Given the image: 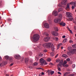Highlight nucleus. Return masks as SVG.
Instances as JSON below:
<instances>
[{
  "label": "nucleus",
  "mask_w": 76,
  "mask_h": 76,
  "mask_svg": "<svg viewBox=\"0 0 76 76\" xmlns=\"http://www.w3.org/2000/svg\"><path fill=\"white\" fill-rule=\"evenodd\" d=\"M38 63L37 62H35L33 64V66H37L38 65Z\"/></svg>",
  "instance_id": "obj_20"
},
{
  "label": "nucleus",
  "mask_w": 76,
  "mask_h": 76,
  "mask_svg": "<svg viewBox=\"0 0 76 76\" xmlns=\"http://www.w3.org/2000/svg\"><path fill=\"white\" fill-rule=\"evenodd\" d=\"M73 2H71L69 4H73Z\"/></svg>",
  "instance_id": "obj_53"
},
{
  "label": "nucleus",
  "mask_w": 76,
  "mask_h": 76,
  "mask_svg": "<svg viewBox=\"0 0 76 76\" xmlns=\"http://www.w3.org/2000/svg\"><path fill=\"white\" fill-rule=\"evenodd\" d=\"M63 57H64V58H67V55L66 54H64L62 55Z\"/></svg>",
  "instance_id": "obj_21"
},
{
  "label": "nucleus",
  "mask_w": 76,
  "mask_h": 76,
  "mask_svg": "<svg viewBox=\"0 0 76 76\" xmlns=\"http://www.w3.org/2000/svg\"><path fill=\"white\" fill-rule=\"evenodd\" d=\"M72 47L74 48H76V44H74L72 45Z\"/></svg>",
  "instance_id": "obj_28"
},
{
  "label": "nucleus",
  "mask_w": 76,
  "mask_h": 76,
  "mask_svg": "<svg viewBox=\"0 0 76 76\" xmlns=\"http://www.w3.org/2000/svg\"><path fill=\"white\" fill-rule=\"evenodd\" d=\"M28 60H29V59H28V58H26L25 59V62L26 63H27V62H28Z\"/></svg>",
  "instance_id": "obj_23"
},
{
  "label": "nucleus",
  "mask_w": 76,
  "mask_h": 76,
  "mask_svg": "<svg viewBox=\"0 0 76 76\" xmlns=\"http://www.w3.org/2000/svg\"><path fill=\"white\" fill-rule=\"evenodd\" d=\"M50 39V37H45L44 39V40L45 42H48Z\"/></svg>",
  "instance_id": "obj_6"
},
{
  "label": "nucleus",
  "mask_w": 76,
  "mask_h": 76,
  "mask_svg": "<svg viewBox=\"0 0 76 76\" xmlns=\"http://www.w3.org/2000/svg\"><path fill=\"white\" fill-rule=\"evenodd\" d=\"M61 19H62V15L61 14H60L59 15L58 18H56L54 20V22L55 23H60L61 22Z\"/></svg>",
  "instance_id": "obj_1"
},
{
  "label": "nucleus",
  "mask_w": 76,
  "mask_h": 76,
  "mask_svg": "<svg viewBox=\"0 0 76 76\" xmlns=\"http://www.w3.org/2000/svg\"><path fill=\"white\" fill-rule=\"evenodd\" d=\"M54 73V71H51V75H53Z\"/></svg>",
  "instance_id": "obj_38"
},
{
  "label": "nucleus",
  "mask_w": 76,
  "mask_h": 76,
  "mask_svg": "<svg viewBox=\"0 0 76 76\" xmlns=\"http://www.w3.org/2000/svg\"><path fill=\"white\" fill-rule=\"evenodd\" d=\"M41 74H42V75H44V72H42Z\"/></svg>",
  "instance_id": "obj_56"
},
{
  "label": "nucleus",
  "mask_w": 76,
  "mask_h": 76,
  "mask_svg": "<svg viewBox=\"0 0 76 76\" xmlns=\"http://www.w3.org/2000/svg\"><path fill=\"white\" fill-rule=\"evenodd\" d=\"M45 61L42 58H41L40 60V65L41 66H42L44 64V63Z\"/></svg>",
  "instance_id": "obj_4"
},
{
  "label": "nucleus",
  "mask_w": 76,
  "mask_h": 76,
  "mask_svg": "<svg viewBox=\"0 0 76 76\" xmlns=\"http://www.w3.org/2000/svg\"><path fill=\"white\" fill-rule=\"evenodd\" d=\"M74 29H75V30H76V27L75 26H74Z\"/></svg>",
  "instance_id": "obj_61"
},
{
  "label": "nucleus",
  "mask_w": 76,
  "mask_h": 76,
  "mask_svg": "<svg viewBox=\"0 0 76 76\" xmlns=\"http://www.w3.org/2000/svg\"><path fill=\"white\" fill-rule=\"evenodd\" d=\"M51 33L54 36H58V33L57 32L53 31L51 32Z\"/></svg>",
  "instance_id": "obj_9"
},
{
  "label": "nucleus",
  "mask_w": 76,
  "mask_h": 76,
  "mask_svg": "<svg viewBox=\"0 0 76 76\" xmlns=\"http://www.w3.org/2000/svg\"><path fill=\"white\" fill-rule=\"evenodd\" d=\"M70 58H68L66 59V61H70Z\"/></svg>",
  "instance_id": "obj_43"
},
{
  "label": "nucleus",
  "mask_w": 76,
  "mask_h": 76,
  "mask_svg": "<svg viewBox=\"0 0 76 76\" xmlns=\"http://www.w3.org/2000/svg\"><path fill=\"white\" fill-rule=\"evenodd\" d=\"M70 4H67L66 7V10L68 9H70Z\"/></svg>",
  "instance_id": "obj_15"
},
{
  "label": "nucleus",
  "mask_w": 76,
  "mask_h": 76,
  "mask_svg": "<svg viewBox=\"0 0 76 76\" xmlns=\"http://www.w3.org/2000/svg\"><path fill=\"white\" fill-rule=\"evenodd\" d=\"M69 42H70V43H73V41L70 40Z\"/></svg>",
  "instance_id": "obj_48"
},
{
  "label": "nucleus",
  "mask_w": 76,
  "mask_h": 76,
  "mask_svg": "<svg viewBox=\"0 0 76 76\" xmlns=\"http://www.w3.org/2000/svg\"><path fill=\"white\" fill-rule=\"evenodd\" d=\"M75 75L74 74H72L71 75V76H74Z\"/></svg>",
  "instance_id": "obj_58"
},
{
  "label": "nucleus",
  "mask_w": 76,
  "mask_h": 76,
  "mask_svg": "<svg viewBox=\"0 0 76 76\" xmlns=\"http://www.w3.org/2000/svg\"><path fill=\"white\" fill-rule=\"evenodd\" d=\"M56 40V41H57L58 40V38L57 37H56L55 38Z\"/></svg>",
  "instance_id": "obj_44"
},
{
  "label": "nucleus",
  "mask_w": 76,
  "mask_h": 76,
  "mask_svg": "<svg viewBox=\"0 0 76 76\" xmlns=\"http://www.w3.org/2000/svg\"><path fill=\"white\" fill-rule=\"evenodd\" d=\"M6 76H9V74H7Z\"/></svg>",
  "instance_id": "obj_63"
},
{
  "label": "nucleus",
  "mask_w": 76,
  "mask_h": 76,
  "mask_svg": "<svg viewBox=\"0 0 76 76\" xmlns=\"http://www.w3.org/2000/svg\"><path fill=\"white\" fill-rule=\"evenodd\" d=\"M35 59L36 61H38L39 59L37 57H36Z\"/></svg>",
  "instance_id": "obj_39"
},
{
  "label": "nucleus",
  "mask_w": 76,
  "mask_h": 76,
  "mask_svg": "<svg viewBox=\"0 0 76 76\" xmlns=\"http://www.w3.org/2000/svg\"><path fill=\"white\" fill-rule=\"evenodd\" d=\"M51 44L50 43H46L43 45V46L44 47H46L48 48H51Z\"/></svg>",
  "instance_id": "obj_3"
},
{
  "label": "nucleus",
  "mask_w": 76,
  "mask_h": 76,
  "mask_svg": "<svg viewBox=\"0 0 76 76\" xmlns=\"http://www.w3.org/2000/svg\"><path fill=\"white\" fill-rule=\"evenodd\" d=\"M62 65L64 67H67L68 66V65H66L65 64H63Z\"/></svg>",
  "instance_id": "obj_25"
},
{
  "label": "nucleus",
  "mask_w": 76,
  "mask_h": 76,
  "mask_svg": "<svg viewBox=\"0 0 76 76\" xmlns=\"http://www.w3.org/2000/svg\"><path fill=\"white\" fill-rule=\"evenodd\" d=\"M59 24L61 25L62 26H66V23H63V22L62 21L61 23H60Z\"/></svg>",
  "instance_id": "obj_13"
},
{
  "label": "nucleus",
  "mask_w": 76,
  "mask_h": 76,
  "mask_svg": "<svg viewBox=\"0 0 76 76\" xmlns=\"http://www.w3.org/2000/svg\"><path fill=\"white\" fill-rule=\"evenodd\" d=\"M44 35H46V36H48V33H47V32L44 33Z\"/></svg>",
  "instance_id": "obj_35"
},
{
  "label": "nucleus",
  "mask_w": 76,
  "mask_h": 76,
  "mask_svg": "<svg viewBox=\"0 0 76 76\" xmlns=\"http://www.w3.org/2000/svg\"><path fill=\"white\" fill-rule=\"evenodd\" d=\"M50 56H54V53H53V52H52L50 53Z\"/></svg>",
  "instance_id": "obj_31"
},
{
  "label": "nucleus",
  "mask_w": 76,
  "mask_h": 76,
  "mask_svg": "<svg viewBox=\"0 0 76 76\" xmlns=\"http://www.w3.org/2000/svg\"><path fill=\"white\" fill-rule=\"evenodd\" d=\"M39 56L41 57H42V56H43V54L42 53H39Z\"/></svg>",
  "instance_id": "obj_33"
},
{
  "label": "nucleus",
  "mask_w": 76,
  "mask_h": 76,
  "mask_svg": "<svg viewBox=\"0 0 76 76\" xmlns=\"http://www.w3.org/2000/svg\"><path fill=\"white\" fill-rule=\"evenodd\" d=\"M74 8H75L74 7L72 6V9H74Z\"/></svg>",
  "instance_id": "obj_57"
},
{
  "label": "nucleus",
  "mask_w": 76,
  "mask_h": 76,
  "mask_svg": "<svg viewBox=\"0 0 76 76\" xmlns=\"http://www.w3.org/2000/svg\"><path fill=\"white\" fill-rule=\"evenodd\" d=\"M29 67L30 69H32V66H29Z\"/></svg>",
  "instance_id": "obj_59"
},
{
  "label": "nucleus",
  "mask_w": 76,
  "mask_h": 76,
  "mask_svg": "<svg viewBox=\"0 0 76 76\" xmlns=\"http://www.w3.org/2000/svg\"><path fill=\"white\" fill-rule=\"evenodd\" d=\"M58 69L59 71H61V69L59 67H58Z\"/></svg>",
  "instance_id": "obj_41"
},
{
  "label": "nucleus",
  "mask_w": 76,
  "mask_h": 76,
  "mask_svg": "<svg viewBox=\"0 0 76 76\" xmlns=\"http://www.w3.org/2000/svg\"><path fill=\"white\" fill-rule=\"evenodd\" d=\"M66 63H67V61H64V64H66Z\"/></svg>",
  "instance_id": "obj_49"
},
{
  "label": "nucleus",
  "mask_w": 76,
  "mask_h": 76,
  "mask_svg": "<svg viewBox=\"0 0 76 76\" xmlns=\"http://www.w3.org/2000/svg\"><path fill=\"white\" fill-rule=\"evenodd\" d=\"M48 75H50L51 74V70H48Z\"/></svg>",
  "instance_id": "obj_22"
},
{
  "label": "nucleus",
  "mask_w": 76,
  "mask_h": 76,
  "mask_svg": "<svg viewBox=\"0 0 76 76\" xmlns=\"http://www.w3.org/2000/svg\"><path fill=\"white\" fill-rule=\"evenodd\" d=\"M71 52L72 51H71V52H68L67 53V54H68V55H69V56H70V55H71V54H72Z\"/></svg>",
  "instance_id": "obj_30"
},
{
  "label": "nucleus",
  "mask_w": 76,
  "mask_h": 76,
  "mask_svg": "<svg viewBox=\"0 0 76 76\" xmlns=\"http://www.w3.org/2000/svg\"><path fill=\"white\" fill-rule=\"evenodd\" d=\"M4 65V62H3L2 63H0V67H2Z\"/></svg>",
  "instance_id": "obj_18"
},
{
  "label": "nucleus",
  "mask_w": 76,
  "mask_h": 76,
  "mask_svg": "<svg viewBox=\"0 0 76 76\" xmlns=\"http://www.w3.org/2000/svg\"><path fill=\"white\" fill-rule=\"evenodd\" d=\"M51 49L52 51H54V45L53 44L52 45Z\"/></svg>",
  "instance_id": "obj_14"
},
{
  "label": "nucleus",
  "mask_w": 76,
  "mask_h": 76,
  "mask_svg": "<svg viewBox=\"0 0 76 76\" xmlns=\"http://www.w3.org/2000/svg\"><path fill=\"white\" fill-rule=\"evenodd\" d=\"M39 76H42V74H40L39 75Z\"/></svg>",
  "instance_id": "obj_60"
},
{
  "label": "nucleus",
  "mask_w": 76,
  "mask_h": 76,
  "mask_svg": "<svg viewBox=\"0 0 76 76\" xmlns=\"http://www.w3.org/2000/svg\"><path fill=\"white\" fill-rule=\"evenodd\" d=\"M72 47H69L68 48V50H69V51H72Z\"/></svg>",
  "instance_id": "obj_19"
},
{
  "label": "nucleus",
  "mask_w": 76,
  "mask_h": 76,
  "mask_svg": "<svg viewBox=\"0 0 76 76\" xmlns=\"http://www.w3.org/2000/svg\"><path fill=\"white\" fill-rule=\"evenodd\" d=\"M76 51V49H74L73 50H71V53L72 54H75V53Z\"/></svg>",
  "instance_id": "obj_16"
},
{
  "label": "nucleus",
  "mask_w": 76,
  "mask_h": 76,
  "mask_svg": "<svg viewBox=\"0 0 76 76\" xmlns=\"http://www.w3.org/2000/svg\"><path fill=\"white\" fill-rule=\"evenodd\" d=\"M67 3V0H64L62 2V4H64L65 5Z\"/></svg>",
  "instance_id": "obj_10"
},
{
  "label": "nucleus",
  "mask_w": 76,
  "mask_h": 76,
  "mask_svg": "<svg viewBox=\"0 0 76 76\" xmlns=\"http://www.w3.org/2000/svg\"><path fill=\"white\" fill-rule=\"evenodd\" d=\"M69 18L68 19V21H72V20H73V17H69Z\"/></svg>",
  "instance_id": "obj_17"
},
{
  "label": "nucleus",
  "mask_w": 76,
  "mask_h": 76,
  "mask_svg": "<svg viewBox=\"0 0 76 76\" xmlns=\"http://www.w3.org/2000/svg\"><path fill=\"white\" fill-rule=\"evenodd\" d=\"M66 13L68 18H73V16H72V14L71 13L67 12Z\"/></svg>",
  "instance_id": "obj_5"
},
{
  "label": "nucleus",
  "mask_w": 76,
  "mask_h": 76,
  "mask_svg": "<svg viewBox=\"0 0 76 76\" xmlns=\"http://www.w3.org/2000/svg\"><path fill=\"white\" fill-rule=\"evenodd\" d=\"M45 27L46 28H49L50 27V26H49V25L47 23H46L44 25Z\"/></svg>",
  "instance_id": "obj_11"
},
{
  "label": "nucleus",
  "mask_w": 76,
  "mask_h": 76,
  "mask_svg": "<svg viewBox=\"0 0 76 76\" xmlns=\"http://www.w3.org/2000/svg\"><path fill=\"white\" fill-rule=\"evenodd\" d=\"M14 57L16 59H20V56L18 54H15L14 56Z\"/></svg>",
  "instance_id": "obj_7"
},
{
  "label": "nucleus",
  "mask_w": 76,
  "mask_h": 76,
  "mask_svg": "<svg viewBox=\"0 0 76 76\" xmlns=\"http://www.w3.org/2000/svg\"><path fill=\"white\" fill-rule=\"evenodd\" d=\"M67 41V38H66L64 39L63 41V42L64 43L66 42Z\"/></svg>",
  "instance_id": "obj_29"
},
{
  "label": "nucleus",
  "mask_w": 76,
  "mask_h": 76,
  "mask_svg": "<svg viewBox=\"0 0 76 76\" xmlns=\"http://www.w3.org/2000/svg\"><path fill=\"white\" fill-rule=\"evenodd\" d=\"M5 58V59L6 60H8L10 59V60H11L12 59V58L11 57H9V56H7L4 57Z\"/></svg>",
  "instance_id": "obj_12"
},
{
  "label": "nucleus",
  "mask_w": 76,
  "mask_h": 76,
  "mask_svg": "<svg viewBox=\"0 0 76 76\" xmlns=\"http://www.w3.org/2000/svg\"><path fill=\"white\" fill-rule=\"evenodd\" d=\"M54 29L55 31H58V28H57V27H55Z\"/></svg>",
  "instance_id": "obj_26"
},
{
  "label": "nucleus",
  "mask_w": 76,
  "mask_h": 76,
  "mask_svg": "<svg viewBox=\"0 0 76 76\" xmlns=\"http://www.w3.org/2000/svg\"><path fill=\"white\" fill-rule=\"evenodd\" d=\"M63 62V61L62 60H61L60 61V63H61V64H62Z\"/></svg>",
  "instance_id": "obj_46"
},
{
  "label": "nucleus",
  "mask_w": 76,
  "mask_h": 76,
  "mask_svg": "<svg viewBox=\"0 0 76 76\" xmlns=\"http://www.w3.org/2000/svg\"><path fill=\"white\" fill-rule=\"evenodd\" d=\"M73 3H74L73 6H76V1L73 2Z\"/></svg>",
  "instance_id": "obj_36"
},
{
  "label": "nucleus",
  "mask_w": 76,
  "mask_h": 76,
  "mask_svg": "<svg viewBox=\"0 0 76 76\" xmlns=\"http://www.w3.org/2000/svg\"><path fill=\"white\" fill-rule=\"evenodd\" d=\"M43 52H44V53H45V52H47V50H44Z\"/></svg>",
  "instance_id": "obj_47"
},
{
  "label": "nucleus",
  "mask_w": 76,
  "mask_h": 76,
  "mask_svg": "<svg viewBox=\"0 0 76 76\" xmlns=\"http://www.w3.org/2000/svg\"><path fill=\"white\" fill-rule=\"evenodd\" d=\"M51 58H48L47 59V61H51Z\"/></svg>",
  "instance_id": "obj_34"
},
{
  "label": "nucleus",
  "mask_w": 76,
  "mask_h": 76,
  "mask_svg": "<svg viewBox=\"0 0 76 76\" xmlns=\"http://www.w3.org/2000/svg\"><path fill=\"white\" fill-rule=\"evenodd\" d=\"M58 13V12L56 11H53L52 13V15H54V16H57L58 14H57Z\"/></svg>",
  "instance_id": "obj_8"
},
{
  "label": "nucleus",
  "mask_w": 76,
  "mask_h": 76,
  "mask_svg": "<svg viewBox=\"0 0 76 76\" xmlns=\"http://www.w3.org/2000/svg\"><path fill=\"white\" fill-rule=\"evenodd\" d=\"M75 64H73L72 65V68H73V69H74V68H75Z\"/></svg>",
  "instance_id": "obj_42"
},
{
  "label": "nucleus",
  "mask_w": 76,
  "mask_h": 76,
  "mask_svg": "<svg viewBox=\"0 0 76 76\" xmlns=\"http://www.w3.org/2000/svg\"><path fill=\"white\" fill-rule=\"evenodd\" d=\"M58 74H59L60 75H61V73H60V72H58Z\"/></svg>",
  "instance_id": "obj_51"
},
{
  "label": "nucleus",
  "mask_w": 76,
  "mask_h": 76,
  "mask_svg": "<svg viewBox=\"0 0 76 76\" xmlns=\"http://www.w3.org/2000/svg\"><path fill=\"white\" fill-rule=\"evenodd\" d=\"M63 38H66V36H62Z\"/></svg>",
  "instance_id": "obj_52"
},
{
  "label": "nucleus",
  "mask_w": 76,
  "mask_h": 76,
  "mask_svg": "<svg viewBox=\"0 0 76 76\" xmlns=\"http://www.w3.org/2000/svg\"><path fill=\"white\" fill-rule=\"evenodd\" d=\"M75 24L76 25V17L75 18Z\"/></svg>",
  "instance_id": "obj_64"
},
{
  "label": "nucleus",
  "mask_w": 76,
  "mask_h": 76,
  "mask_svg": "<svg viewBox=\"0 0 76 76\" xmlns=\"http://www.w3.org/2000/svg\"><path fill=\"white\" fill-rule=\"evenodd\" d=\"M1 57L0 56V61H1Z\"/></svg>",
  "instance_id": "obj_62"
},
{
  "label": "nucleus",
  "mask_w": 76,
  "mask_h": 76,
  "mask_svg": "<svg viewBox=\"0 0 76 76\" xmlns=\"http://www.w3.org/2000/svg\"><path fill=\"white\" fill-rule=\"evenodd\" d=\"M37 69L38 70H39V69H42V68H37Z\"/></svg>",
  "instance_id": "obj_55"
},
{
  "label": "nucleus",
  "mask_w": 76,
  "mask_h": 76,
  "mask_svg": "<svg viewBox=\"0 0 76 76\" xmlns=\"http://www.w3.org/2000/svg\"><path fill=\"white\" fill-rule=\"evenodd\" d=\"M43 64H45V65H46L47 64V62H46V61H45Z\"/></svg>",
  "instance_id": "obj_37"
},
{
  "label": "nucleus",
  "mask_w": 76,
  "mask_h": 76,
  "mask_svg": "<svg viewBox=\"0 0 76 76\" xmlns=\"http://www.w3.org/2000/svg\"><path fill=\"white\" fill-rule=\"evenodd\" d=\"M58 54H57V55L55 56V58H57L58 57Z\"/></svg>",
  "instance_id": "obj_50"
},
{
  "label": "nucleus",
  "mask_w": 76,
  "mask_h": 76,
  "mask_svg": "<svg viewBox=\"0 0 76 76\" xmlns=\"http://www.w3.org/2000/svg\"><path fill=\"white\" fill-rule=\"evenodd\" d=\"M54 29L55 31H58V28H57V27H55Z\"/></svg>",
  "instance_id": "obj_27"
},
{
  "label": "nucleus",
  "mask_w": 76,
  "mask_h": 76,
  "mask_svg": "<svg viewBox=\"0 0 76 76\" xmlns=\"http://www.w3.org/2000/svg\"><path fill=\"white\" fill-rule=\"evenodd\" d=\"M57 67H61V64H59L57 65Z\"/></svg>",
  "instance_id": "obj_32"
},
{
  "label": "nucleus",
  "mask_w": 76,
  "mask_h": 76,
  "mask_svg": "<svg viewBox=\"0 0 76 76\" xmlns=\"http://www.w3.org/2000/svg\"><path fill=\"white\" fill-rule=\"evenodd\" d=\"M68 30L69 31L71 34H73V32H72V30H70V29L69 28H68Z\"/></svg>",
  "instance_id": "obj_40"
},
{
  "label": "nucleus",
  "mask_w": 76,
  "mask_h": 76,
  "mask_svg": "<svg viewBox=\"0 0 76 76\" xmlns=\"http://www.w3.org/2000/svg\"><path fill=\"white\" fill-rule=\"evenodd\" d=\"M39 36L38 34H34L33 37V39L34 42H37L38 41H39Z\"/></svg>",
  "instance_id": "obj_2"
},
{
  "label": "nucleus",
  "mask_w": 76,
  "mask_h": 76,
  "mask_svg": "<svg viewBox=\"0 0 76 76\" xmlns=\"http://www.w3.org/2000/svg\"><path fill=\"white\" fill-rule=\"evenodd\" d=\"M61 11H63V9L61 8H59V9H58V12H61Z\"/></svg>",
  "instance_id": "obj_24"
},
{
  "label": "nucleus",
  "mask_w": 76,
  "mask_h": 76,
  "mask_svg": "<svg viewBox=\"0 0 76 76\" xmlns=\"http://www.w3.org/2000/svg\"><path fill=\"white\" fill-rule=\"evenodd\" d=\"M13 63H12L10 65V66H13Z\"/></svg>",
  "instance_id": "obj_54"
},
{
  "label": "nucleus",
  "mask_w": 76,
  "mask_h": 76,
  "mask_svg": "<svg viewBox=\"0 0 76 76\" xmlns=\"http://www.w3.org/2000/svg\"><path fill=\"white\" fill-rule=\"evenodd\" d=\"M68 74V73L66 72L64 74V75L66 76V75H67V74Z\"/></svg>",
  "instance_id": "obj_45"
}]
</instances>
